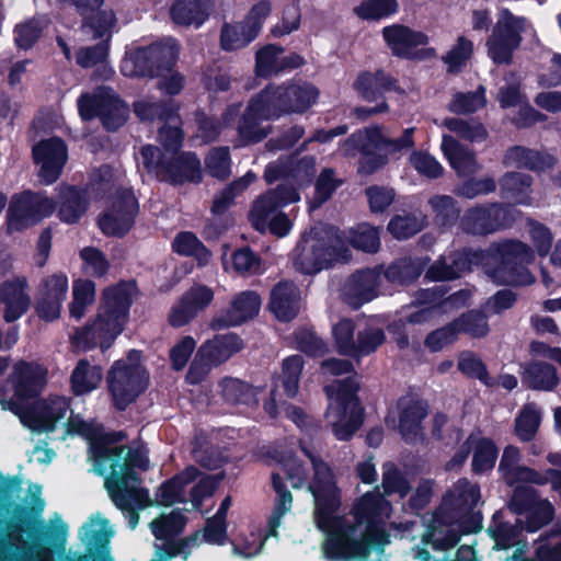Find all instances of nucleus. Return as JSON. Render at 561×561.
<instances>
[{
	"label": "nucleus",
	"instance_id": "412c9836",
	"mask_svg": "<svg viewBox=\"0 0 561 561\" xmlns=\"http://www.w3.org/2000/svg\"><path fill=\"white\" fill-rule=\"evenodd\" d=\"M297 192L291 187L278 186L259 196L250 210L249 219L252 226L261 232L267 230L268 221L279 208L298 201Z\"/></svg>",
	"mask_w": 561,
	"mask_h": 561
},
{
	"label": "nucleus",
	"instance_id": "49530a36",
	"mask_svg": "<svg viewBox=\"0 0 561 561\" xmlns=\"http://www.w3.org/2000/svg\"><path fill=\"white\" fill-rule=\"evenodd\" d=\"M257 35L254 28L247 25L244 21L234 24H225L221 28V46L226 50H237L247 46Z\"/></svg>",
	"mask_w": 561,
	"mask_h": 561
},
{
	"label": "nucleus",
	"instance_id": "338daca9",
	"mask_svg": "<svg viewBox=\"0 0 561 561\" xmlns=\"http://www.w3.org/2000/svg\"><path fill=\"white\" fill-rule=\"evenodd\" d=\"M221 479V474L210 476L199 472V477L190 490V497L194 508L201 510L203 500L213 495Z\"/></svg>",
	"mask_w": 561,
	"mask_h": 561
},
{
	"label": "nucleus",
	"instance_id": "09e8293b",
	"mask_svg": "<svg viewBox=\"0 0 561 561\" xmlns=\"http://www.w3.org/2000/svg\"><path fill=\"white\" fill-rule=\"evenodd\" d=\"M443 125L459 138L470 142L483 141L488 137L485 127L476 119L451 117L444 119Z\"/></svg>",
	"mask_w": 561,
	"mask_h": 561
},
{
	"label": "nucleus",
	"instance_id": "4468645a",
	"mask_svg": "<svg viewBox=\"0 0 561 561\" xmlns=\"http://www.w3.org/2000/svg\"><path fill=\"white\" fill-rule=\"evenodd\" d=\"M267 95V92H261L250 100L237 127L240 146L259 142L270 134L268 127L261 126L263 121L276 118V112L266 103Z\"/></svg>",
	"mask_w": 561,
	"mask_h": 561
},
{
	"label": "nucleus",
	"instance_id": "cd10ccee",
	"mask_svg": "<svg viewBox=\"0 0 561 561\" xmlns=\"http://www.w3.org/2000/svg\"><path fill=\"white\" fill-rule=\"evenodd\" d=\"M12 382L18 397L35 396L47 382V369L36 363H19L14 367Z\"/></svg>",
	"mask_w": 561,
	"mask_h": 561
},
{
	"label": "nucleus",
	"instance_id": "a878e982",
	"mask_svg": "<svg viewBox=\"0 0 561 561\" xmlns=\"http://www.w3.org/2000/svg\"><path fill=\"white\" fill-rule=\"evenodd\" d=\"M391 514V505L379 493H366L354 506V515L358 524H367V534L371 541H380L373 536L376 528L379 531L378 524Z\"/></svg>",
	"mask_w": 561,
	"mask_h": 561
},
{
	"label": "nucleus",
	"instance_id": "7c9ffc66",
	"mask_svg": "<svg viewBox=\"0 0 561 561\" xmlns=\"http://www.w3.org/2000/svg\"><path fill=\"white\" fill-rule=\"evenodd\" d=\"M377 284L378 274L375 271L358 272L351 276L344 287L345 299L351 306L358 308L376 297Z\"/></svg>",
	"mask_w": 561,
	"mask_h": 561
},
{
	"label": "nucleus",
	"instance_id": "ea45409f",
	"mask_svg": "<svg viewBox=\"0 0 561 561\" xmlns=\"http://www.w3.org/2000/svg\"><path fill=\"white\" fill-rule=\"evenodd\" d=\"M480 497L478 484H472L467 479H460L446 494L445 503L457 511L466 512L472 510L479 503Z\"/></svg>",
	"mask_w": 561,
	"mask_h": 561
},
{
	"label": "nucleus",
	"instance_id": "39448f33",
	"mask_svg": "<svg viewBox=\"0 0 561 561\" xmlns=\"http://www.w3.org/2000/svg\"><path fill=\"white\" fill-rule=\"evenodd\" d=\"M107 383L115 407L124 410L147 389L149 377L146 369L129 356L114 363L107 376Z\"/></svg>",
	"mask_w": 561,
	"mask_h": 561
},
{
	"label": "nucleus",
	"instance_id": "5fc2aeb1",
	"mask_svg": "<svg viewBox=\"0 0 561 561\" xmlns=\"http://www.w3.org/2000/svg\"><path fill=\"white\" fill-rule=\"evenodd\" d=\"M256 73L268 77L283 71V48L276 45H267L256 53Z\"/></svg>",
	"mask_w": 561,
	"mask_h": 561
},
{
	"label": "nucleus",
	"instance_id": "9d476101",
	"mask_svg": "<svg viewBox=\"0 0 561 561\" xmlns=\"http://www.w3.org/2000/svg\"><path fill=\"white\" fill-rule=\"evenodd\" d=\"M413 133L414 128H408L404 130L400 138L389 139L382 134L379 127L374 126L353 134L347 139L346 145L352 144L365 154L360 168L365 172L370 173L385 163L382 158H377L376 162L374 164L371 163L373 158L370 154L374 152V150L382 149L391 153L401 151L403 149H409L414 145Z\"/></svg>",
	"mask_w": 561,
	"mask_h": 561
},
{
	"label": "nucleus",
	"instance_id": "473e14b6",
	"mask_svg": "<svg viewBox=\"0 0 561 561\" xmlns=\"http://www.w3.org/2000/svg\"><path fill=\"white\" fill-rule=\"evenodd\" d=\"M214 9L210 0H178L171 7V16L180 25L201 26Z\"/></svg>",
	"mask_w": 561,
	"mask_h": 561
},
{
	"label": "nucleus",
	"instance_id": "f03ea898",
	"mask_svg": "<svg viewBox=\"0 0 561 561\" xmlns=\"http://www.w3.org/2000/svg\"><path fill=\"white\" fill-rule=\"evenodd\" d=\"M321 373L327 377H340L324 387L329 405L325 417L335 437L340 440L350 439L363 423V408L357 391L359 383L353 364L344 358L332 357L322 362Z\"/></svg>",
	"mask_w": 561,
	"mask_h": 561
},
{
	"label": "nucleus",
	"instance_id": "6e6d98bb",
	"mask_svg": "<svg viewBox=\"0 0 561 561\" xmlns=\"http://www.w3.org/2000/svg\"><path fill=\"white\" fill-rule=\"evenodd\" d=\"M147 50L153 61L156 70L159 71V76L162 75L163 70H169L179 57V45L172 38L153 44L149 46Z\"/></svg>",
	"mask_w": 561,
	"mask_h": 561
},
{
	"label": "nucleus",
	"instance_id": "8fccbe9b",
	"mask_svg": "<svg viewBox=\"0 0 561 561\" xmlns=\"http://www.w3.org/2000/svg\"><path fill=\"white\" fill-rule=\"evenodd\" d=\"M424 264L420 260L401 259L385 272V276L391 283L405 285L415 280L422 273Z\"/></svg>",
	"mask_w": 561,
	"mask_h": 561
},
{
	"label": "nucleus",
	"instance_id": "e2e57ef3",
	"mask_svg": "<svg viewBox=\"0 0 561 561\" xmlns=\"http://www.w3.org/2000/svg\"><path fill=\"white\" fill-rule=\"evenodd\" d=\"M158 139L164 150L174 156L182 145L183 134L180 128V118L176 113L167 116L164 125L159 129Z\"/></svg>",
	"mask_w": 561,
	"mask_h": 561
},
{
	"label": "nucleus",
	"instance_id": "f704fd0d",
	"mask_svg": "<svg viewBox=\"0 0 561 561\" xmlns=\"http://www.w3.org/2000/svg\"><path fill=\"white\" fill-rule=\"evenodd\" d=\"M87 193L73 186H62L58 194V217L66 224H76L85 214Z\"/></svg>",
	"mask_w": 561,
	"mask_h": 561
},
{
	"label": "nucleus",
	"instance_id": "a211bd4d",
	"mask_svg": "<svg viewBox=\"0 0 561 561\" xmlns=\"http://www.w3.org/2000/svg\"><path fill=\"white\" fill-rule=\"evenodd\" d=\"M60 5L73 8L84 21L82 23L83 33L90 38L108 37L114 26L115 16L112 11L98 12L104 3V0H56Z\"/></svg>",
	"mask_w": 561,
	"mask_h": 561
},
{
	"label": "nucleus",
	"instance_id": "393cba45",
	"mask_svg": "<svg viewBox=\"0 0 561 561\" xmlns=\"http://www.w3.org/2000/svg\"><path fill=\"white\" fill-rule=\"evenodd\" d=\"M261 304V297L255 291H241L231 299L224 318L214 319L210 325L214 329L240 325L259 314Z\"/></svg>",
	"mask_w": 561,
	"mask_h": 561
},
{
	"label": "nucleus",
	"instance_id": "4c0bfd02",
	"mask_svg": "<svg viewBox=\"0 0 561 561\" xmlns=\"http://www.w3.org/2000/svg\"><path fill=\"white\" fill-rule=\"evenodd\" d=\"M357 93L366 101H375L383 92L394 87V80L383 71L362 72L353 84Z\"/></svg>",
	"mask_w": 561,
	"mask_h": 561
},
{
	"label": "nucleus",
	"instance_id": "4be33fe9",
	"mask_svg": "<svg viewBox=\"0 0 561 561\" xmlns=\"http://www.w3.org/2000/svg\"><path fill=\"white\" fill-rule=\"evenodd\" d=\"M33 156L39 167L38 176L46 183H54L67 161V148L60 138H49L33 148Z\"/></svg>",
	"mask_w": 561,
	"mask_h": 561
},
{
	"label": "nucleus",
	"instance_id": "bf43d9fd",
	"mask_svg": "<svg viewBox=\"0 0 561 561\" xmlns=\"http://www.w3.org/2000/svg\"><path fill=\"white\" fill-rule=\"evenodd\" d=\"M114 536V529L110 522L101 514H94L82 526L80 537L83 541L89 543H100L107 541Z\"/></svg>",
	"mask_w": 561,
	"mask_h": 561
},
{
	"label": "nucleus",
	"instance_id": "58836bf2",
	"mask_svg": "<svg viewBox=\"0 0 561 561\" xmlns=\"http://www.w3.org/2000/svg\"><path fill=\"white\" fill-rule=\"evenodd\" d=\"M36 222V215L28 192L14 195L8 209V230H22Z\"/></svg>",
	"mask_w": 561,
	"mask_h": 561
},
{
	"label": "nucleus",
	"instance_id": "69168bd1",
	"mask_svg": "<svg viewBox=\"0 0 561 561\" xmlns=\"http://www.w3.org/2000/svg\"><path fill=\"white\" fill-rule=\"evenodd\" d=\"M398 7L397 0H365L354 12L364 20H380L396 13Z\"/></svg>",
	"mask_w": 561,
	"mask_h": 561
},
{
	"label": "nucleus",
	"instance_id": "0eeeda50",
	"mask_svg": "<svg viewBox=\"0 0 561 561\" xmlns=\"http://www.w3.org/2000/svg\"><path fill=\"white\" fill-rule=\"evenodd\" d=\"M140 483V480L129 472L122 478L117 474L107 476L104 483L111 500L125 514L131 529H135L139 522L136 511L151 503L148 490Z\"/></svg>",
	"mask_w": 561,
	"mask_h": 561
},
{
	"label": "nucleus",
	"instance_id": "0e129e2a",
	"mask_svg": "<svg viewBox=\"0 0 561 561\" xmlns=\"http://www.w3.org/2000/svg\"><path fill=\"white\" fill-rule=\"evenodd\" d=\"M302 365V358L297 354L288 356L283 363L280 380L284 392L288 398H294L298 393Z\"/></svg>",
	"mask_w": 561,
	"mask_h": 561
},
{
	"label": "nucleus",
	"instance_id": "052dcab7",
	"mask_svg": "<svg viewBox=\"0 0 561 561\" xmlns=\"http://www.w3.org/2000/svg\"><path fill=\"white\" fill-rule=\"evenodd\" d=\"M173 249L179 254L193 255L199 265L208 263L211 254L192 232H182L173 241Z\"/></svg>",
	"mask_w": 561,
	"mask_h": 561
},
{
	"label": "nucleus",
	"instance_id": "f257e3e1",
	"mask_svg": "<svg viewBox=\"0 0 561 561\" xmlns=\"http://www.w3.org/2000/svg\"><path fill=\"white\" fill-rule=\"evenodd\" d=\"M272 459L280 466L294 489L307 485L314 500L318 527L328 534L324 553L330 559L365 556V542H348L335 530L340 526L336 513L341 506V492L331 467L304 444L300 454L275 449Z\"/></svg>",
	"mask_w": 561,
	"mask_h": 561
},
{
	"label": "nucleus",
	"instance_id": "3c124183",
	"mask_svg": "<svg viewBox=\"0 0 561 561\" xmlns=\"http://www.w3.org/2000/svg\"><path fill=\"white\" fill-rule=\"evenodd\" d=\"M224 400L232 405L256 403V392L248 383L234 379L226 378L220 383Z\"/></svg>",
	"mask_w": 561,
	"mask_h": 561
},
{
	"label": "nucleus",
	"instance_id": "ddd939ff",
	"mask_svg": "<svg viewBox=\"0 0 561 561\" xmlns=\"http://www.w3.org/2000/svg\"><path fill=\"white\" fill-rule=\"evenodd\" d=\"M262 92H267L266 103L277 113L275 117L288 113H304L312 106L319 96L316 87L309 83H293L283 87H267Z\"/></svg>",
	"mask_w": 561,
	"mask_h": 561
},
{
	"label": "nucleus",
	"instance_id": "a18cd8bd",
	"mask_svg": "<svg viewBox=\"0 0 561 561\" xmlns=\"http://www.w3.org/2000/svg\"><path fill=\"white\" fill-rule=\"evenodd\" d=\"M95 300V284L90 279H77L72 285V301L69 313L79 320L85 314V310Z\"/></svg>",
	"mask_w": 561,
	"mask_h": 561
},
{
	"label": "nucleus",
	"instance_id": "4d7b16f0",
	"mask_svg": "<svg viewBox=\"0 0 561 561\" xmlns=\"http://www.w3.org/2000/svg\"><path fill=\"white\" fill-rule=\"evenodd\" d=\"M485 104V90L483 87H479L473 92L455 93L448 105V108L450 112L456 114H468L484 107Z\"/></svg>",
	"mask_w": 561,
	"mask_h": 561
},
{
	"label": "nucleus",
	"instance_id": "864d4df0",
	"mask_svg": "<svg viewBox=\"0 0 561 561\" xmlns=\"http://www.w3.org/2000/svg\"><path fill=\"white\" fill-rule=\"evenodd\" d=\"M185 525V518L180 511H171L150 523V529L158 540H169L179 535Z\"/></svg>",
	"mask_w": 561,
	"mask_h": 561
},
{
	"label": "nucleus",
	"instance_id": "de8ad7c7",
	"mask_svg": "<svg viewBox=\"0 0 561 561\" xmlns=\"http://www.w3.org/2000/svg\"><path fill=\"white\" fill-rule=\"evenodd\" d=\"M524 379L528 386L538 390H551L558 385L554 368L546 363H533L527 366Z\"/></svg>",
	"mask_w": 561,
	"mask_h": 561
},
{
	"label": "nucleus",
	"instance_id": "20e7f679",
	"mask_svg": "<svg viewBox=\"0 0 561 561\" xmlns=\"http://www.w3.org/2000/svg\"><path fill=\"white\" fill-rule=\"evenodd\" d=\"M347 252L342 240L331 229L313 227L295 248L293 262L301 273L314 274L335 262L346 261Z\"/></svg>",
	"mask_w": 561,
	"mask_h": 561
},
{
	"label": "nucleus",
	"instance_id": "b1692460",
	"mask_svg": "<svg viewBox=\"0 0 561 561\" xmlns=\"http://www.w3.org/2000/svg\"><path fill=\"white\" fill-rule=\"evenodd\" d=\"M427 404L412 397H404L397 404V428L407 442H415L423 436L422 421L427 416Z\"/></svg>",
	"mask_w": 561,
	"mask_h": 561
},
{
	"label": "nucleus",
	"instance_id": "1a4fd4ad",
	"mask_svg": "<svg viewBox=\"0 0 561 561\" xmlns=\"http://www.w3.org/2000/svg\"><path fill=\"white\" fill-rule=\"evenodd\" d=\"M78 108L84 121L99 116L110 130L123 126L128 116V106L111 89L103 87L91 94H82L78 100Z\"/></svg>",
	"mask_w": 561,
	"mask_h": 561
},
{
	"label": "nucleus",
	"instance_id": "680f3d73",
	"mask_svg": "<svg viewBox=\"0 0 561 561\" xmlns=\"http://www.w3.org/2000/svg\"><path fill=\"white\" fill-rule=\"evenodd\" d=\"M256 176L252 172H248L242 178L232 182L229 186L224 188L218 195L215 196L211 210L214 214L224 213L232 203L233 198L243 192L251 183L255 181Z\"/></svg>",
	"mask_w": 561,
	"mask_h": 561
},
{
	"label": "nucleus",
	"instance_id": "c756f323",
	"mask_svg": "<svg viewBox=\"0 0 561 561\" xmlns=\"http://www.w3.org/2000/svg\"><path fill=\"white\" fill-rule=\"evenodd\" d=\"M442 150L459 176L472 175L481 169L476 153L461 145L453 136H443Z\"/></svg>",
	"mask_w": 561,
	"mask_h": 561
},
{
	"label": "nucleus",
	"instance_id": "aec40b11",
	"mask_svg": "<svg viewBox=\"0 0 561 561\" xmlns=\"http://www.w3.org/2000/svg\"><path fill=\"white\" fill-rule=\"evenodd\" d=\"M511 221L508 209L494 203L468 209L461 219V227L472 234H488L508 226Z\"/></svg>",
	"mask_w": 561,
	"mask_h": 561
},
{
	"label": "nucleus",
	"instance_id": "6e6552de",
	"mask_svg": "<svg viewBox=\"0 0 561 561\" xmlns=\"http://www.w3.org/2000/svg\"><path fill=\"white\" fill-rule=\"evenodd\" d=\"M490 253L499 261L497 267L488 271L496 283L519 285L527 282L523 265L533 260L529 247L520 241L508 240L493 244Z\"/></svg>",
	"mask_w": 561,
	"mask_h": 561
},
{
	"label": "nucleus",
	"instance_id": "6ab92c4d",
	"mask_svg": "<svg viewBox=\"0 0 561 561\" xmlns=\"http://www.w3.org/2000/svg\"><path fill=\"white\" fill-rule=\"evenodd\" d=\"M214 290L204 285L195 284L183 293L169 313V323L174 328L188 324L204 311L214 300Z\"/></svg>",
	"mask_w": 561,
	"mask_h": 561
},
{
	"label": "nucleus",
	"instance_id": "a19ab883",
	"mask_svg": "<svg viewBox=\"0 0 561 561\" xmlns=\"http://www.w3.org/2000/svg\"><path fill=\"white\" fill-rule=\"evenodd\" d=\"M272 484L277 494L273 512L268 519V535H276V529L282 523V518L291 510L293 496L286 489L278 472H272Z\"/></svg>",
	"mask_w": 561,
	"mask_h": 561
},
{
	"label": "nucleus",
	"instance_id": "2eb2a0df",
	"mask_svg": "<svg viewBox=\"0 0 561 561\" xmlns=\"http://www.w3.org/2000/svg\"><path fill=\"white\" fill-rule=\"evenodd\" d=\"M508 507L515 514H527L526 525L520 527L530 533L548 524L554 515L552 504L547 500H537L536 491L531 486L514 489Z\"/></svg>",
	"mask_w": 561,
	"mask_h": 561
},
{
	"label": "nucleus",
	"instance_id": "f8f14e48",
	"mask_svg": "<svg viewBox=\"0 0 561 561\" xmlns=\"http://www.w3.org/2000/svg\"><path fill=\"white\" fill-rule=\"evenodd\" d=\"M70 411V402L66 397L50 396L35 402L30 408L16 411L21 423L32 432H50Z\"/></svg>",
	"mask_w": 561,
	"mask_h": 561
},
{
	"label": "nucleus",
	"instance_id": "f3484780",
	"mask_svg": "<svg viewBox=\"0 0 561 561\" xmlns=\"http://www.w3.org/2000/svg\"><path fill=\"white\" fill-rule=\"evenodd\" d=\"M68 287V277L64 273L51 274L42 280L34 304L41 320L53 322L60 317Z\"/></svg>",
	"mask_w": 561,
	"mask_h": 561
},
{
	"label": "nucleus",
	"instance_id": "c85d7f7f",
	"mask_svg": "<svg viewBox=\"0 0 561 561\" xmlns=\"http://www.w3.org/2000/svg\"><path fill=\"white\" fill-rule=\"evenodd\" d=\"M25 278L5 282L0 287V301L4 305L3 317L5 321L13 322L26 312L31 298L26 291Z\"/></svg>",
	"mask_w": 561,
	"mask_h": 561
},
{
	"label": "nucleus",
	"instance_id": "c9c22d12",
	"mask_svg": "<svg viewBox=\"0 0 561 561\" xmlns=\"http://www.w3.org/2000/svg\"><path fill=\"white\" fill-rule=\"evenodd\" d=\"M240 110L241 104L236 103L227 106L218 119L207 117L204 114L198 115L196 138L201 139L204 144L215 141L225 129L232 126L240 114Z\"/></svg>",
	"mask_w": 561,
	"mask_h": 561
},
{
	"label": "nucleus",
	"instance_id": "774afa93",
	"mask_svg": "<svg viewBox=\"0 0 561 561\" xmlns=\"http://www.w3.org/2000/svg\"><path fill=\"white\" fill-rule=\"evenodd\" d=\"M472 43L463 36L458 37L456 45L443 57L448 71H459L472 55Z\"/></svg>",
	"mask_w": 561,
	"mask_h": 561
},
{
	"label": "nucleus",
	"instance_id": "2f4dec72",
	"mask_svg": "<svg viewBox=\"0 0 561 561\" xmlns=\"http://www.w3.org/2000/svg\"><path fill=\"white\" fill-rule=\"evenodd\" d=\"M199 477V471L190 466L182 472L164 482L158 490L157 502L161 505H172L187 500L186 489Z\"/></svg>",
	"mask_w": 561,
	"mask_h": 561
},
{
	"label": "nucleus",
	"instance_id": "79ce46f5",
	"mask_svg": "<svg viewBox=\"0 0 561 561\" xmlns=\"http://www.w3.org/2000/svg\"><path fill=\"white\" fill-rule=\"evenodd\" d=\"M504 164L506 167L542 170L552 164V158L549 156L543 157L537 151L517 146L506 152Z\"/></svg>",
	"mask_w": 561,
	"mask_h": 561
},
{
	"label": "nucleus",
	"instance_id": "72a5a7b5",
	"mask_svg": "<svg viewBox=\"0 0 561 561\" xmlns=\"http://www.w3.org/2000/svg\"><path fill=\"white\" fill-rule=\"evenodd\" d=\"M171 161L163 180L181 184L184 182H199L202 180V169L198 158L191 152H182L171 156Z\"/></svg>",
	"mask_w": 561,
	"mask_h": 561
},
{
	"label": "nucleus",
	"instance_id": "bb28decb",
	"mask_svg": "<svg viewBox=\"0 0 561 561\" xmlns=\"http://www.w3.org/2000/svg\"><path fill=\"white\" fill-rule=\"evenodd\" d=\"M300 290L290 282H280L271 291L268 308L280 321H290L300 309Z\"/></svg>",
	"mask_w": 561,
	"mask_h": 561
},
{
	"label": "nucleus",
	"instance_id": "7ed1b4c3",
	"mask_svg": "<svg viewBox=\"0 0 561 561\" xmlns=\"http://www.w3.org/2000/svg\"><path fill=\"white\" fill-rule=\"evenodd\" d=\"M134 291V284L126 282L105 288L102 293L96 319L91 325L75 333L72 336L75 346L110 348L127 321Z\"/></svg>",
	"mask_w": 561,
	"mask_h": 561
},
{
	"label": "nucleus",
	"instance_id": "5701e85b",
	"mask_svg": "<svg viewBox=\"0 0 561 561\" xmlns=\"http://www.w3.org/2000/svg\"><path fill=\"white\" fill-rule=\"evenodd\" d=\"M138 205L128 190H123L112 208L99 219L100 229L107 236H123L133 226Z\"/></svg>",
	"mask_w": 561,
	"mask_h": 561
},
{
	"label": "nucleus",
	"instance_id": "603ef678",
	"mask_svg": "<svg viewBox=\"0 0 561 561\" xmlns=\"http://www.w3.org/2000/svg\"><path fill=\"white\" fill-rule=\"evenodd\" d=\"M134 113L141 121H165L167 116L173 115L175 110L171 104L162 103L156 98L147 95L134 102Z\"/></svg>",
	"mask_w": 561,
	"mask_h": 561
},
{
	"label": "nucleus",
	"instance_id": "9b49d317",
	"mask_svg": "<svg viewBox=\"0 0 561 561\" xmlns=\"http://www.w3.org/2000/svg\"><path fill=\"white\" fill-rule=\"evenodd\" d=\"M525 21L508 10H501L492 34L486 42L488 55L495 64H510L519 47Z\"/></svg>",
	"mask_w": 561,
	"mask_h": 561
},
{
	"label": "nucleus",
	"instance_id": "423d86ee",
	"mask_svg": "<svg viewBox=\"0 0 561 561\" xmlns=\"http://www.w3.org/2000/svg\"><path fill=\"white\" fill-rule=\"evenodd\" d=\"M91 458L94 462V471L101 476L117 474L122 478L130 474L139 479L133 471V468L147 470L149 468L148 450L144 447H137L124 456V448L115 445L91 444Z\"/></svg>",
	"mask_w": 561,
	"mask_h": 561
},
{
	"label": "nucleus",
	"instance_id": "e433bc0d",
	"mask_svg": "<svg viewBox=\"0 0 561 561\" xmlns=\"http://www.w3.org/2000/svg\"><path fill=\"white\" fill-rule=\"evenodd\" d=\"M466 444L472 449V470L476 473H483L493 469L497 459V448L490 438L472 433L466 439Z\"/></svg>",
	"mask_w": 561,
	"mask_h": 561
},
{
	"label": "nucleus",
	"instance_id": "c03bdc74",
	"mask_svg": "<svg viewBox=\"0 0 561 561\" xmlns=\"http://www.w3.org/2000/svg\"><path fill=\"white\" fill-rule=\"evenodd\" d=\"M122 72L126 77H154L159 76L147 48L137 49L126 55L122 61Z\"/></svg>",
	"mask_w": 561,
	"mask_h": 561
},
{
	"label": "nucleus",
	"instance_id": "37998d69",
	"mask_svg": "<svg viewBox=\"0 0 561 561\" xmlns=\"http://www.w3.org/2000/svg\"><path fill=\"white\" fill-rule=\"evenodd\" d=\"M102 380V370L98 366H90L81 359L71 375V387L77 396H82L94 390Z\"/></svg>",
	"mask_w": 561,
	"mask_h": 561
},
{
	"label": "nucleus",
	"instance_id": "dca6fc26",
	"mask_svg": "<svg viewBox=\"0 0 561 561\" xmlns=\"http://www.w3.org/2000/svg\"><path fill=\"white\" fill-rule=\"evenodd\" d=\"M382 36L391 53L405 59H424L433 57V48L417 49L419 46L426 45L428 37L422 33L402 25L393 24L383 27Z\"/></svg>",
	"mask_w": 561,
	"mask_h": 561
},
{
	"label": "nucleus",
	"instance_id": "13d9d810",
	"mask_svg": "<svg viewBox=\"0 0 561 561\" xmlns=\"http://www.w3.org/2000/svg\"><path fill=\"white\" fill-rule=\"evenodd\" d=\"M541 415L534 403L526 404L515 420V433L520 440H530L538 431Z\"/></svg>",
	"mask_w": 561,
	"mask_h": 561
}]
</instances>
